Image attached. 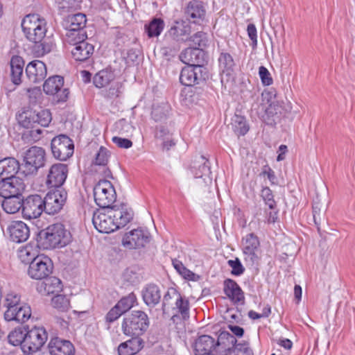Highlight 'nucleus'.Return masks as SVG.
Here are the masks:
<instances>
[{
    "label": "nucleus",
    "instance_id": "f257e3e1",
    "mask_svg": "<svg viewBox=\"0 0 355 355\" xmlns=\"http://www.w3.org/2000/svg\"><path fill=\"white\" fill-rule=\"evenodd\" d=\"M21 28L26 38L34 44L32 53L35 57H43L52 51L53 42L46 36V21L44 17L36 13L28 14L23 19Z\"/></svg>",
    "mask_w": 355,
    "mask_h": 355
},
{
    "label": "nucleus",
    "instance_id": "f03ea898",
    "mask_svg": "<svg viewBox=\"0 0 355 355\" xmlns=\"http://www.w3.org/2000/svg\"><path fill=\"white\" fill-rule=\"evenodd\" d=\"M162 311L164 313L172 311L171 321L178 329H182L189 318V302L175 288H170L164 295Z\"/></svg>",
    "mask_w": 355,
    "mask_h": 355
},
{
    "label": "nucleus",
    "instance_id": "7ed1b4c3",
    "mask_svg": "<svg viewBox=\"0 0 355 355\" xmlns=\"http://www.w3.org/2000/svg\"><path fill=\"white\" fill-rule=\"evenodd\" d=\"M71 241V234L64 225L62 223H55L39 232L37 246L42 250H53L63 248Z\"/></svg>",
    "mask_w": 355,
    "mask_h": 355
},
{
    "label": "nucleus",
    "instance_id": "20e7f679",
    "mask_svg": "<svg viewBox=\"0 0 355 355\" xmlns=\"http://www.w3.org/2000/svg\"><path fill=\"white\" fill-rule=\"evenodd\" d=\"M237 342L234 336L227 331H222L216 341L209 335L199 336L193 343V348L195 355H205L211 354L213 351H226L229 349L230 345Z\"/></svg>",
    "mask_w": 355,
    "mask_h": 355
},
{
    "label": "nucleus",
    "instance_id": "39448f33",
    "mask_svg": "<svg viewBox=\"0 0 355 355\" xmlns=\"http://www.w3.org/2000/svg\"><path fill=\"white\" fill-rule=\"evenodd\" d=\"M149 324V318L144 311H132L124 316L121 329L125 336H140L147 331Z\"/></svg>",
    "mask_w": 355,
    "mask_h": 355
},
{
    "label": "nucleus",
    "instance_id": "423d86ee",
    "mask_svg": "<svg viewBox=\"0 0 355 355\" xmlns=\"http://www.w3.org/2000/svg\"><path fill=\"white\" fill-rule=\"evenodd\" d=\"M94 198L99 207L110 208L116 199V193L112 184L106 180L98 181L94 187Z\"/></svg>",
    "mask_w": 355,
    "mask_h": 355
},
{
    "label": "nucleus",
    "instance_id": "0eeeda50",
    "mask_svg": "<svg viewBox=\"0 0 355 355\" xmlns=\"http://www.w3.org/2000/svg\"><path fill=\"white\" fill-rule=\"evenodd\" d=\"M47 333L44 327H34L26 333L22 352L25 354H33L41 349L47 340Z\"/></svg>",
    "mask_w": 355,
    "mask_h": 355
},
{
    "label": "nucleus",
    "instance_id": "6e6552de",
    "mask_svg": "<svg viewBox=\"0 0 355 355\" xmlns=\"http://www.w3.org/2000/svg\"><path fill=\"white\" fill-rule=\"evenodd\" d=\"M67 199V192L64 188L55 189L49 191L44 202V211L49 215H54L62 209Z\"/></svg>",
    "mask_w": 355,
    "mask_h": 355
},
{
    "label": "nucleus",
    "instance_id": "1a4fd4ad",
    "mask_svg": "<svg viewBox=\"0 0 355 355\" xmlns=\"http://www.w3.org/2000/svg\"><path fill=\"white\" fill-rule=\"evenodd\" d=\"M51 148L54 157L62 161L71 157L74 150L73 141L65 135L55 137L51 140Z\"/></svg>",
    "mask_w": 355,
    "mask_h": 355
},
{
    "label": "nucleus",
    "instance_id": "9d476101",
    "mask_svg": "<svg viewBox=\"0 0 355 355\" xmlns=\"http://www.w3.org/2000/svg\"><path fill=\"white\" fill-rule=\"evenodd\" d=\"M64 78L60 76L49 77L43 85V90L48 95L55 96L57 103L66 102L69 98V91L63 88Z\"/></svg>",
    "mask_w": 355,
    "mask_h": 355
},
{
    "label": "nucleus",
    "instance_id": "9b49d317",
    "mask_svg": "<svg viewBox=\"0 0 355 355\" xmlns=\"http://www.w3.org/2000/svg\"><path fill=\"white\" fill-rule=\"evenodd\" d=\"M190 33L191 26L189 23L184 21H175L166 33L164 42L168 44L173 42L172 48L178 51L179 46L177 42L187 41Z\"/></svg>",
    "mask_w": 355,
    "mask_h": 355
},
{
    "label": "nucleus",
    "instance_id": "f8f14e48",
    "mask_svg": "<svg viewBox=\"0 0 355 355\" xmlns=\"http://www.w3.org/2000/svg\"><path fill=\"white\" fill-rule=\"evenodd\" d=\"M26 175L33 174L36 173L40 167L44 165L45 162V151L38 146H32L26 153L24 157Z\"/></svg>",
    "mask_w": 355,
    "mask_h": 355
},
{
    "label": "nucleus",
    "instance_id": "ddd939ff",
    "mask_svg": "<svg viewBox=\"0 0 355 355\" xmlns=\"http://www.w3.org/2000/svg\"><path fill=\"white\" fill-rule=\"evenodd\" d=\"M44 198L41 196L30 195L22 201V214L27 219L37 218L44 211Z\"/></svg>",
    "mask_w": 355,
    "mask_h": 355
},
{
    "label": "nucleus",
    "instance_id": "4468645a",
    "mask_svg": "<svg viewBox=\"0 0 355 355\" xmlns=\"http://www.w3.org/2000/svg\"><path fill=\"white\" fill-rule=\"evenodd\" d=\"M52 270L51 260L47 257L40 256L31 262L28 274L32 279L41 280L48 277Z\"/></svg>",
    "mask_w": 355,
    "mask_h": 355
},
{
    "label": "nucleus",
    "instance_id": "2eb2a0df",
    "mask_svg": "<svg viewBox=\"0 0 355 355\" xmlns=\"http://www.w3.org/2000/svg\"><path fill=\"white\" fill-rule=\"evenodd\" d=\"M242 250L245 255V261L250 264L254 265L259 260L257 252L260 246V241L258 236L254 233L248 234L243 238Z\"/></svg>",
    "mask_w": 355,
    "mask_h": 355
},
{
    "label": "nucleus",
    "instance_id": "dca6fc26",
    "mask_svg": "<svg viewBox=\"0 0 355 355\" xmlns=\"http://www.w3.org/2000/svg\"><path fill=\"white\" fill-rule=\"evenodd\" d=\"M150 241V234L141 229L133 230L125 234L123 245L130 249L144 248Z\"/></svg>",
    "mask_w": 355,
    "mask_h": 355
},
{
    "label": "nucleus",
    "instance_id": "f3484780",
    "mask_svg": "<svg viewBox=\"0 0 355 355\" xmlns=\"http://www.w3.org/2000/svg\"><path fill=\"white\" fill-rule=\"evenodd\" d=\"M68 175V166L64 164H55L51 166L46 178V184L55 189L62 188Z\"/></svg>",
    "mask_w": 355,
    "mask_h": 355
},
{
    "label": "nucleus",
    "instance_id": "a211bd4d",
    "mask_svg": "<svg viewBox=\"0 0 355 355\" xmlns=\"http://www.w3.org/2000/svg\"><path fill=\"white\" fill-rule=\"evenodd\" d=\"M25 185L19 178H6L0 180V196L15 197L21 196Z\"/></svg>",
    "mask_w": 355,
    "mask_h": 355
},
{
    "label": "nucleus",
    "instance_id": "6ab92c4d",
    "mask_svg": "<svg viewBox=\"0 0 355 355\" xmlns=\"http://www.w3.org/2000/svg\"><path fill=\"white\" fill-rule=\"evenodd\" d=\"M113 220L108 210L107 213H94L92 223L99 232L109 234L117 230Z\"/></svg>",
    "mask_w": 355,
    "mask_h": 355
},
{
    "label": "nucleus",
    "instance_id": "aec40b11",
    "mask_svg": "<svg viewBox=\"0 0 355 355\" xmlns=\"http://www.w3.org/2000/svg\"><path fill=\"white\" fill-rule=\"evenodd\" d=\"M10 239L15 243L26 241L30 236V230L28 225L19 220L11 222L7 228Z\"/></svg>",
    "mask_w": 355,
    "mask_h": 355
},
{
    "label": "nucleus",
    "instance_id": "412c9836",
    "mask_svg": "<svg viewBox=\"0 0 355 355\" xmlns=\"http://www.w3.org/2000/svg\"><path fill=\"white\" fill-rule=\"evenodd\" d=\"M202 66L184 67L180 75V83L185 86H193L204 79Z\"/></svg>",
    "mask_w": 355,
    "mask_h": 355
},
{
    "label": "nucleus",
    "instance_id": "4be33fe9",
    "mask_svg": "<svg viewBox=\"0 0 355 355\" xmlns=\"http://www.w3.org/2000/svg\"><path fill=\"white\" fill-rule=\"evenodd\" d=\"M46 64L38 60L29 62L26 67V77L33 83L42 82L46 78Z\"/></svg>",
    "mask_w": 355,
    "mask_h": 355
},
{
    "label": "nucleus",
    "instance_id": "5701e85b",
    "mask_svg": "<svg viewBox=\"0 0 355 355\" xmlns=\"http://www.w3.org/2000/svg\"><path fill=\"white\" fill-rule=\"evenodd\" d=\"M48 347L51 355H73L75 352L70 341L57 337L51 339Z\"/></svg>",
    "mask_w": 355,
    "mask_h": 355
},
{
    "label": "nucleus",
    "instance_id": "b1692460",
    "mask_svg": "<svg viewBox=\"0 0 355 355\" xmlns=\"http://www.w3.org/2000/svg\"><path fill=\"white\" fill-rule=\"evenodd\" d=\"M117 230L125 226L133 218V211L131 209L121 205L120 207H113L109 209Z\"/></svg>",
    "mask_w": 355,
    "mask_h": 355
},
{
    "label": "nucleus",
    "instance_id": "393cba45",
    "mask_svg": "<svg viewBox=\"0 0 355 355\" xmlns=\"http://www.w3.org/2000/svg\"><path fill=\"white\" fill-rule=\"evenodd\" d=\"M223 291L232 302L236 304L244 302V293L234 280L231 279H225L223 283Z\"/></svg>",
    "mask_w": 355,
    "mask_h": 355
},
{
    "label": "nucleus",
    "instance_id": "a878e982",
    "mask_svg": "<svg viewBox=\"0 0 355 355\" xmlns=\"http://www.w3.org/2000/svg\"><path fill=\"white\" fill-rule=\"evenodd\" d=\"M20 168L19 162L14 157H6L0 160V178H17L15 175Z\"/></svg>",
    "mask_w": 355,
    "mask_h": 355
},
{
    "label": "nucleus",
    "instance_id": "bb28decb",
    "mask_svg": "<svg viewBox=\"0 0 355 355\" xmlns=\"http://www.w3.org/2000/svg\"><path fill=\"white\" fill-rule=\"evenodd\" d=\"M192 173L195 178H202L205 184H207V180L209 183L211 182L209 162L204 156L199 157L198 159L195 161L192 166Z\"/></svg>",
    "mask_w": 355,
    "mask_h": 355
},
{
    "label": "nucleus",
    "instance_id": "cd10ccee",
    "mask_svg": "<svg viewBox=\"0 0 355 355\" xmlns=\"http://www.w3.org/2000/svg\"><path fill=\"white\" fill-rule=\"evenodd\" d=\"M203 51L200 48L189 47L180 55V60L188 66H202Z\"/></svg>",
    "mask_w": 355,
    "mask_h": 355
},
{
    "label": "nucleus",
    "instance_id": "c85d7f7f",
    "mask_svg": "<svg viewBox=\"0 0 355 355\" xmlns=\"http://www.w3.org/2000/svg\"><path fill=\"white\" fill-rule=\"evenodd\" d=\"M37 285V291L42 295H50L62 290V286L60 279L55 277H46Z\"/></svg>",
    "mask_w": 355,
    "mask_h": 355
},
{
    "label": "nucleus",
    "instance_id": "c756f323",
    "mask_svg": "<svg viewBox=\"0 0 355 355\" xmlns=\"http://www.w3.org/2000/svg\"><path fill=\"white\" fill-rule=\"evenodd\" d=\"M94 46L86 40L78 42L71 50L73 58L76 61L83 62L88 60L94 53Z\"/></svg>",
    "mask_w": 355,
    "mask_h": 355
},
{
    "label": "nucleus",
    "instance_id": "7c9ffc66",
    "mask_svg": "<svg viewBox=\"0 0 355 355\" xmlns=\"http://www.w3.org/2000/svg\"><path fill=\"white\" fill-rule=\"evenodd\" d=\"M161 296V291L156 284H148L142 290L143 300L148 306L154 307L158 304L160 302Z\"/></svg>",
    "mask_w": 355,
    "mask_h": 355
},
{
    "label": "nucleus",
    "instance_id": "2f4dec72",
    "mask_svg": "<svg viewBox=\"0 0 355 355\" xmlns=\"http://www.w3.org/2000/svg\"><path fill=\"white\" fill-rule=\"evenodd\" d=\"M119 345L118 352L119 355H135L143 348V340L137 336Z\"/></svg>",
    "mask_w": 355,
    "mask_h": 355
},
{
    "label": "nucleus",
    "instance_id": "473e14b6",
    "mask_svg": "<svg viewBox=\"0 0 355 355\" xmlns=\"http://www.w3.org/2000/svg\"><path fill=\"white\" fill-rule=\"evenodd\" d=\"M185 14L193 23L198 22L205 15V8L203 3L199 0H192L188 3L185 8Z\"/></svg>",
    "mask_w": 355,
    "mask_h": 355
},
{
    "label": "nucleus",
    "instance_id": "72a5a7b5",
    "mask_svg": "<svg viewBox=\"0 0 355 355\" xmlns=\"http://www.w3.org/2000/svg\"><path fill=\"white\" fill-rule=\"evenodd\" d=\"M87 18L83 13H77L69 15L64 21V26L66 29H70V31L84 30L86 26Z\"/></svg>",
    "mask_w": 355,
    "mask_h": 355
},
{
    "label": "nucleus",
    "instance_id": "f704fd0d",
    "mask_svg": "<svg viewBox=\"0 0 355 355\" xmlns=\"http://www.w3.org/2000/svg\"><path fill=\"white\" fill-rule=\"evenodd\" d=\"M24 66V61L21 57L18 55L12 57L10 60L11 78L15 85H19L21 82Z\"/></svg>",
    "mask_w": 355,
    "mask_h": 355
},
{
    "label": "nucleus",
    "instance_id": "c9c22d12",
    "mask_svg": "<svg viewBox=\"0 0 355 355\" xmlns=\"http://www.w3.org/2000/svg\"><path fill=\"white\" fill-rule=\"evenodd\" d=\"M1 201L3 209L8 214H15L22 209V195L12 197H1Z\"/></svg>",
    "mask_w": 355,
    "mask_h": 355
},
{
    "label": "nucleus",
    "instance_id": "e433bc0d",
    "mask_svg": "<svg viewBox=\"0 0 355 355\" xmlns=\"http://www.w3.org/2000/svg\"><path fill=\"white\" fill-rule=\"evenodd\" d=\"M219 68L221 71L222 80L223 76L230 77L232 75L235 63L232 56L228 53H221L218 58Z\"/></svg>",
    "mask_w": 355,
    "mask_h": 355
},
{
    "label": "nucleus",
    "instance_id": "4c0bfd02",
    "mask_svg": "<svg viewBox=\"0 0 355 355\" xmlns=\"http://www.w3.org/2000/svg\"><path fill=\"white\" fill-rule=\"evenodd\" d=\"M232 128L238 136L245 135L249 130V125L244 116L235 114L232 119Z\"/></svg>",
    "mask_w": 355,
    "mask_h": 355
},
{
    "label": "nucleus",
    "instance_id": "58836bf2",
    "mask_svg": "<svg viewBox=\"0 0 355 355\" xmlns=\"http://www.w3.org/2000/svg\"><path fill=\"white\" fill-rule=\"evenodd\" d=\"M17 255L19 259L25 263H31L36 257H40L37 255V251L31 245H26L21 247L17 252Z\"/></svg>",
    "mask_w": 355,
    "mask_h": 355
},
{
    "label": "nucleus",
    "instance_id": "ea45409f",
    "mask_svg": "<svg viewBox=\"0 0 355 355\" xmlns=\"http://www.w3.org/2000/svg\"><path fill=\"white\" fill-rule=\"evenodd\" d=\"M164 25L161 18H154L148 24L145 25V30L149 37H158L164 30Z\"/></svg>",
    "mask_w": 355,
    "mask_h": 355
},
{
    "label": "nucleus",
    "instance_id": "a19ab883",
    "mask_svg": "<svg viewBox=\"0 0 355 355\" xmlns=\"http://www.w3.org/2000/svg\"><path fill=\"white\" fill-rule=\"evenodd\" d=\"M114 79V74L110 71L102 70L98 72L93 78L96 87L101 88L107 86Z\"/></svg>",
    "mask_w": 355,
    "mask_h": 355
},
{
    "label": "nucleus",
    "instance_id": "79ce46f5",
    "mask_svg": "<svg viewBox=\"0 0 355 355\" xmlns=\"http://www.w3.org/2000/svg\"><path fill=\"white\" fill-rule=\"evenodd\" d=\"M36 110H26L20 114L18 116L19 124L26 128H33L35 125Z\"/></svg>",
    "mask_w": 355,
    "mask_h": 355
},
{
    "label": "nucleus",
    "instance_id": "37998d69",
    "mask_svg": "<svg viewBox=\"0 0 355 355\" xmlns=\"http://www.w3.org/2000/svg\"><path fill=\"white\" fill-rule=\"evenodd\" d=\"M169 106L166 104L154 106L151 112L152 119L157 123H164L168 116Z\"/></svg>",
    "mask_w": 355,
    "mask_h": 355
},
{
    "label": "nucleus",
    "instance_id": "c03bdc74",
    "mask_svg": "<svg viewBox=\"0 0 355 355\" xmlns=\"http://www.w3.org/2000/svg\"><path fill=\"white\" fill-rule=\"evenodd\" d=\"M187 41L189 42L191 47L200 48L201 51L207 46L208 42L207 34L202 31L197 32L190 37H188Z\"/></svg>",
    "mask_w": 355,
    "mask_h": 355
},
{
    "label": "nucleus",
    "instance_id": "a18cd8bd",
    "mask_svg": "<svg viewBox=\"0 0 355 355\" xmlns=\"http://www.w3.org/2000/svg\"><path fill=\"white\" fill-rule=\"evenodd\" d=\"M24 302H21V297L18 294L11 292L6 295L3 306L7 309V316L12 315V307L21 306Z\"/></svg>",
    "mask_w": 355,
    "mask_h": 355
},
{
    "label": "nucleus",
    "instance_id": "49530a36",
    "mask_svg": "<svg viewBox=\"0 0 355 355\" xmlns=\"http://www.w3.org/2000/svg\"><path fill=\"white\" fill-rule=\"evenodd\" d=\"M51 304L53 308L60 311L64 312L68 311L70 306L69 300L62 295H57L52 298Z\"/></svg>",
    "mask_w": 355,
    "mask_h": 355
},
{
    "label": "nucleus",
    "instance_id": "de8ad7c7",
    "mask_svg": "<svg viewBox=\"0 0 355 355\" xmlns=\"http://www.w3.org/2000/svg\"><path fill=\"white\" fill-rule=\"evenodd\" d=\"M66 37L67 42L72 44L76 45L78 42H80L82 40L84 41L87 39V34L84 30L70 31V29H66Z\"/></svg>",
    "mask_w": 355,
    "mask_h": 355
},
{
    "label": "nucleus",
    "instance_id": "09e8293b",
    "mask_svg": "<svg viewBox=\"0 0 355 355\" xmlns=\"http://www.w3.org/2000/svg\"><path fill=\"white\" fill-rule=\"evenodd\" d=\"M81 0H60L58 8L62 13L69 12L80 8Z\"/></svg>",
    "mask_w": 355,
    "mask_h": 355
},
{
    "label": "nucleus",
    "instance_id": "8fccbe9b",
    "mask_svg": "<svg viewBox=\"0 0 355 355\" xmlns=\"http://www.w3.org/2000/svg\"><path fill=\"white\" fill-rule=\"evenodd\" d=\"M137 301V297L131 293L128 295L121 298L116 304L123 313L130 309Z\"/></svg>",
    "mask_w": 355,
    "mask_h": 355
},
{
    "label": "nucleus",
    "instance_id": "3c124183",
    "mask_svg": "<svg viewBox=\"0 0 355 355\" xmlns=\"http://www.w3.org/2000/svg\"><path fill=\"white\" fill-rule=\"evenodd\" d=\"M25 337L26 334H24L21 329H15L9 334L8 339L10 344L13 346L20 345L22 349Z\"/></svg>",
    "mask_w": 355,
    "mask_h": 355
},
{
    "label": "nucleus",
    "instance_id": "603ef678",
    "mask_svg": "<svg viewBox=\"0 0 355 355\" xmlns=\"http://www.w3.org/2000/svg\"><path fill=\"white\" fill-rule=\"evenodd\" d=\"M35 125L38 124L43 127H47L51 121V114L48 110H40L36 111Z\"/></svg>",
    "mask_w": 355,
    "mask_h": 355
},
{
    "label": "nucleus",
    "instance_id": "864d4df0",
    "mask_svg": "<svg viewBox=\"0 0 355 355\" xmlns=\"http://www.w3.org/2000/svg\"><path fill=\"white\" fill-rule=\"evenodd\" d=\"M16 315V319L14 321H17L20 323L26 322L31 316V306L25 303L22 304Z\"/></svg>",
    "mask_w": 355,
    "mask_h": 355
},
{
    "label": "nucleus",
    "instance_id": "5fc2aeb1",
    "mask_svg": "<svg viewBox=\"0 0 355 355\" xmlns=\"http://www.w3.org/2000/svg\"><path fill=\"white\" fill-rule=\"evenodd\" d=\"M110 156V154L109 150L106 148L101 146L95 156L94 164L98 166H105L108 162Z\"/></svg>",
    "mask_w": 355,
    "mask_h": 355
},
{
    "label": "nucleus",
    "instance_id": "6e6d98bb",
    "mask_svg": "<svg viewBox=\"0 0 355 355\" xmlns=\"http://www.w3.org/2000/svg\"><path fill=\"white\" fill-rule=\"evenodd\" d=\"M261 196L266 205H268L270 209H275L277 206L276 202L274 200L272 192L269 187H263L261 190Z\"/></svg>",
    "mask_w": 355,
    "mask_h": 355
},
{
    "label": "nucleus",
    "instance_id": "4d7b16f0",
    "mask_svg": "<svg viewBox=\"0 0 355 355\" xmlns=\"http://www.w3.org/2000/svg\"><path fill=\"white\" fill-rule=\"evenodd\" d=\"M230 347L228 350L234 348V355H253V352L247 343H239L230 345Z\"/></svg>",
    "mask_w": 355,
    "mask_h": 355
},
{
    "label": "nucleus",
    "instance_id": "13d9d810",
    "mask_svg": "<svg viewBox=\"0 0 355 355\" xmlns=\"http://www.w3.org/2000/svg\"><path fill=\"white\" fill-rule=\"evenodd\" d=\"M259 75L263 85L269 86L272 84L273 80L268 70L263 66L259 68Z\"/></svg>",
    "mask_w": 355,
    "mask_h": 355
},
{
    "label": "nucleus",
    "instance_id": "bf43d9fd",
    "mask_svg": "<svg viewBox=\"0 0 355 355\" xmlns=\"http://www.w3.org/2000/svg\"><path fill=\"white\" fill-rule=\"evenodd\" d=\"M228 265L232 268V274L236 276L242 275L245 270L244 267L241 264L240 260L236 258L234 260H229Z\"/></svg>",
    "mask_w": 355,
    "mask_h": 355
},
{
    "label": "nucleus",
    "instance_id": "052dcab7",
    "mask_svg": "<svg viewBox=\"0 0 355 355\" xmlns=\"http://www.w3.org/2000/svg\"><path fill=\"white\" fill-rule=\"evenodd\" d=\"M124 313L116 305L112 308L107 313L105 319L108 322H112Z\"/></svg>",
    "mask_w": 355,
    "mask_h": 355
},
{
    "label": "nucleus",
    "instance_id": "680f3d73",
    "mask_svg": "<svg viewBox=\"0 0 355 355\" xmlns=\"http://www.w3.org/2000/svg\"><path fill=\"white\" fill-rule=\"evenodd\" d=\"M261 176H267L268 179L270 182L271 184H277V178L275 174L274 171L268 165L265 166L263 168L261 173H260Z\"/></svg>",
    "mask_w": 355,
    "mask_h": 355
},
{
    "label": "nucleus",
    "instance_id": "e2e57ef3",
    "mask_svg": "<svg viewBox=\"0 0 355 355\" xmlns=\"http://www.w3.org/2000/svg\"><path fill=\"white\" fill-rule=\"evenodd\" d=\"M112 140V142L119 148H129L132 146V141L128 139L113 137Z\"/></svg>",
    "mask_w": 355,
    "mask_h": 355
},
{
    "label": "nucleus",
    "instance_id": "0e129e2a",
    "mask_svg": "<svg viewBox=\"0 0 355 355\" xmlns=\"http://www.w3.org/2000/svg\"><path fill=\"white\" fill-rule=\"evenodd\" d=\"M248 35L252 41V46L256 47L257 45V28L254 24H249L247 27Z\"/></svg>",
    "mask_w": 355,
    "mask_h": 355
},
{
    "label": "nucleus",
    "instance_id": "69168bd1",
    "mask_svg": "<svg viewBox=\"0 0 355 355\" xmlns=\"http://www.w3.org/2000/svg\"><path fill=\"white\" fill-rule=\"evenodd\" d=\"M170 131L164 125H159L156 127L155 137L164 140L169 138Z\"/></svg>",
    "mask_w": 355,
    "mask_h": 355
},
{
    "label": "nucleus",
    "instance_id": "338daca9",
    "mask_svg": "<svg viewBox=\"0 0 355 355\" xmlns=\"http://www.w3.org/2000/svg\"><path fill=\"white\" fill-rule=\"evenodd\" d=\"M29 98L31 103H36L38 98L42 96L41 89L39 87H33L28 89Z\"/></svg>",
    "mask_w": 355,
    "mask_h": 355
},
{
    "label": "nucleus",
    "instance_id": "774afa93",
    "mask_svg": "<svg viewBox=\"0 0 355 355\" xmlns=\"http://www.w3.org/2000/svg\"><path fill=\"white\" fill-rule=\"evenodd\" d=\"M280 107L278 104L272 103L269 105V106L266 108V112L268 115L274 116L278 114V112L280 113Z\"/></svg>",
    "mask_w": 355,
    "mask_h": 355
}]
</instances>
